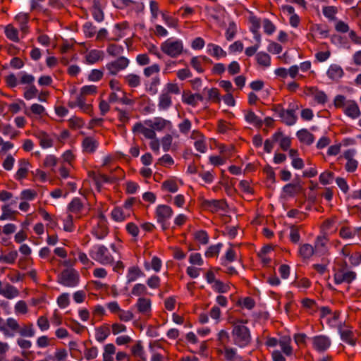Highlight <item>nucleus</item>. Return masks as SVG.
<instances>
[{"mask_svg":"<svg viewBox=\"0 0 361 361\" xmlns=\"http://www.w3.org/2000/svg\"><path fill=\"white\" fill-rule=\"evenodd\" d=\"M91 258L97 262L103 264H111L114 262V257L104 245H98L90 252Z\"/></svg>","mask_w":361,"mask_h":361,"instance_id":"nucleus-2","label":"nucleus"},{"mask_svg":"<svg viewBox=\"0 0 361 361\" xmlns=\"http://www.w3.org/2000/svg\"><path fill=\"white\" fill-rule=\"evenodd\" d=\"M83 209V204L81 200L78 197H75L70 202L68 207V209L70 212L78 214Z\"/></svg>","mask_w":361,"mask_h":361,"instance_id":"nucleus-32","label":"nucleus"},{"mask_svg":"<svg viewBox=\"0 0 361 361\" xmlns=\"http://www.w3.org/2000/svg\"><path fill=\"white\" fill-rule=\"evenodd\" d=\"M45 109L42 105L39 104H33L30 106V111L25 110V114L28 116H31V114L35 115H42Z\"/></svg>","mask_w":361,"mask_h":361,"instance_id":"nucleus-47","label":"nucleus"},{"mask_svg":"<svg viewBox=\"0 0 361 361\" xmlns=\"http://www.w3.org/2000/svg\"><path fill=\"white\" fill-rule=\"evenodd\" d=\"M202 206L213 213L219 210L225 211L228 207L224 200H204L202 202Z\"/></svg>","mask_w":361,"mask_h":361,"instance_id":"nucleus-9","label":"nucleus"},{"mask_svg":"<svg viewBox=\"0 0 361 361\" xmlns=\"http://www.w3.org/2000/svg\"><path fill=\"white\" fill-rule=\"evenodd\" d=\"M79 281V274L73 269L63 270L59 276V282L65 286H75Z\"/></svg>","mask_w":361,"mask_h":361,"instance_id":"nucleus-4","label":"nucleus"},{"mask_svg":"<svg viewBox=\"0 0 361 361\" xmlns=\"http://www.w3.org/2000/svg\"><path fill=\"white\" fill-rule=\"evenodd\" d=\"M132 353L135 357H140L142 361L145 360V357H144L143 348L140 342H138L134 346H133Z\"/></svg>","mask_w":361,"mask_h":361,"instance_id":"nucleus-56","label":"nucleus"},{"mask_svg":"<svg viewBox=\"0 0 361 361\" xmlns=\"http://www.w3.org/2000/svg\"><path fill=\"white\" fill-rule=\"evenodd\" d=\"M0 295L11 300L17 297L19 295V291L13 286L8 283L3 286L2 282L0 281Z\"/></svg>","mask_w":361,"mask_h":361,"instance_id":"nucleus-14","label":"nucleus"},{"mask_svg":"<svg viewBox=\"0 0 361 361\" xmlns=\"http://www.w3.org/2000/svg\"><path fill=\"white\" fill-rule=\"evenodd\" d=\"M334 178V173L331 171H324L319 176V181L323 185L329 184Z\"/></svg>","mask_w":361,"mask_h":361,"instance_id":"nucleus-62","label":"nucleus"},{"mask_svg":"<svg viewBox=\"0 0 361 361\" xmlns=\"http://www.w3.org/2000/svg\"><path fill=\"white\" fill-rule=\"evenodd\" d=\"M172 105V99L169 93L163 92L159 98L158 107L160 110H166Z\"/></svg>","mask_w":361,"mask_h":361,"instance_id":"nucleus-22","label":"nucleus"},{"mask_svg":"<svg viewBox=\"0 0 361 361\" xmlns=\"http://www.w3.org/2000/svg\"><path fill=\"white\" fill-rule=\"evenodd\" d=\"M208 100L219 104L221 102L219 91L217 88L207 90Z\"/></svg>","mask_w":361,"mask_h":361,"instance_id":"nucleus-50","label":"nucleus"},{"mask_svg":"<svg viewBox=\"0 0 361 361\" xmlns=\"http://www.w3.org/2000/svg\"><path fill=\"white\" fill-rule=\"evenodd\" d=\"M29 161L25 159L19 161L20 167L16 173V178L17 180H22L27 177L29 171Z\"/></svg>","mask_w":361,"mask_h":361,"instance_id":"nucleus-17","label":"nucleus"},{"mask_svg":"<svg viewBox=\"0 0 361 361\" xmlns=\"http://www.w3.org/2000/svg\"><path fill=\"white\" fill-rule=\"evenodd\" d=\"M9 327L11 328L13 336H14L16 334H19L21 336L33 337L35 334L32 323L23 324L21 326L18 321L15 319V321H10Z\"/></svg>","mask_w":361,"mask_h":361,"instance_id":"nucleus-5","label":"nucleus"},{"mask_svg":"<svg viewBox=\"0 0 361 361\" xmlns=\"http://www.w3.org/2000/svg\"><path fill=\"white\" fill-rule=\"evenodd\" d=\"M341 339L352 346L356 344V340L354 338L353 333L351 330H342L340 331Z\"/></svg>","mask_w":361,"mask_h":361,"instance_id":"nucleus-37","label":"nucleus"},{"mask_svg":"<svg viewBox=\"0 0 361 361\" xmlns=\"http://www.w3.org/2000/svg\"><path fill=\"white\" fill-rule=\"evenodd\" d=\"M224 357L228 361H234L235 359L238 358L237 355V351L235 348H231L224 345ZM239 358H241L239 357Z\"/></svg>","mask_w":361,"mask_h":361,"instance_id":"nucleus-42","label":"nucleus"},{"mask_svg":"<svg viewBox=\"0 0 361 361\" xmlns=\"http://www.w3.org/2000/svg\"><path fill=\"white\" fill-rule=\"evenodd\" d=\"M343 111L348 116L352 118H356L360 115V111L357 104L353 100H348Z\"/></svg>","mask_w":361,"mask_h":361,"instance_id":"nucleus-16","label":"nucleus"},{"mask_svg":"<svg viewBox=\"0 0 361 361\" xmlns=\"http://www.w3.org/2000/svg\"><path fill=\"white\" fill-rule=\"evenodd\" d=\"M143 273L138 267H130L128 270V282L130 283L132 281H134L135 280H136L137 277L140 276Z\"/></svg>","mask_w":361,"mask_h":361,"instance_id":"nucleus-45","label":"nucleus"},{"mask_svg":"<svg viewBox=\"0 0 361 361\" xmlns=\"http://www.w3.org/2000/svg\"><path fill=\"white\" fill-rule=\"evenodd\" d=\"M237 32V26L234 22H231L228 24V27L226 32V39L230 41L231 40L235 35Z\"/></svg>","mask_w":361,"mask_h":361,"instance_id":"nucleus-53","label":"nucleus"},{"mask_svg":"<svg viewBox=\"0 0 361 361\" xmlns=\"http://www.w3.org/2000/svg\"><path fill=\"white\" fill-rule=\"evenodd\" d=\"M155 214L157 221L161 224L162 229L166 230V221L172 216V209L168 205L161 204L157 207Z\"/></svg>","mask_w":361,"mask_h":361,"instance_id":"nucleus-7","label":"nucleus"},{"mask_svg":"<svg viewBox=\"0 0 361 361\" xmlns=\"http://www.w3.org/2000/svg\"><path fill=\"white\" fill-rule=\"evenodd\" d=\"M116 352L115 346L111 344H107L104 347V352L103 354L104 361H113L112 355Z\"/></svg>","mask_w":361,"mask_h":361,"instance_id":"nucleus-43","label":"nucleus"},{"mask_svg":"<svg viewBox=\"0 0 361 361\" xmlns=\"http://www.w3.org/2000/svg\"><path fill=\"white\" fill-rule=\"evenodd\" d=\"M208 52L209 54L215 58L225 57L226 52L219 46L214 44H209L207 45Z\"/></svg>","mask_w":361,"mask_h":361,"instance_id":"nucleus-29","label":"nucleus"},{"mask_svg":"<svg viewBox=\"0 0 361 361\" xmlns=\"http://www.w3.org/2000/svg\"><path fill=\"white\" fill-rule=\"evenodd\" d=\"M110 334L108 326H101L96 330V339L97 341L103 342Z\"/></svg>","mask_w":361,"mask_h":361,"instance_id":"nucleus-38","label":"nucleus"},{"mask_svg":"<svg viewBox=\"0 0 361 361\" xmlns=\"http://www.w3.org/2000/svg\"><path fill=\"white\" fill-rule=\"evenodd\" d=\"M348 102V100L346 99L345 97H344L343 95L339 94L335 97L334 101V104L335 107L343 108V109L344 110Z\"/></svg>","mask_w":361,"mask_h":361,"instance_id":"nucleus-60","label":"nucleus"},{"mask_svg":"<svg viewBox=\"0 0 361 361\" xmlns=\"http://www.w3.org/2000/svg\"><path fill=\"white\" fill-rule=\"evenodd\" d=\"M337 13V8L335 6H329L323 8V14L325 17L329 18L330 20H336V13Z\"/></svg>","mask_w":361,"mask_h":361,"instance_id":"nucleus-46","label":"nucleus"},{"mask_svg":"<svg viewBox=\"0 0 361 361\" xmlns=\"http://www.w3.org/2000/svg\"><path fill=\"white\" fill-rule=\"evenodd\" d=\"M355 154V149H348L345 151L343 154V157H345V159H347L345 169L348 172L355 171L357 167V161L353 159Z\"/></svg>","mask_w":361,"mask_h":361,"instance_id":"nucleus-15","label":"nucleus"},{"mask_svg":"<svg viewBox=\"0 0 361 361\" xmlns=\"http://www.w3.org/2000/svg\"><path fill=\"white\" fill-rule=\"evenodd\" d=\"M103 56L104 53L102 51L93 49L86 54L85 60L87 63L93 64L102 60Z\"/></svg>","mask_w":361,"mask_h":361,"instance_id":"nucleus-18","label":"nucleus"},{"mask_svg":"<svg viewBox=\"0 0 361 361\" xmlns=\"http://www.w3.org/2000/svg\"><path fill=\"white\" fill-rule=\"evenodd\" d=\"M37 92L38 91L35 85H30L29 87H25L24 97L27 100L31 99L36 97Z\"/></svg>","mask_w":361,"mask_h":361,"instance_id":"nucleus-61","label":"nucleus"},{"mask_svg":"<svg viewBox=\"0 0 361 361\" xmlns=\"http://www.w3.org/2000/svg\"><path fill=\"white\" fill-rule=\"evenodd\" d=\"M314 349L319 353H323L331 346L330 338L324 335L314 336L311 338Z\"/></svg>","mask_w":361,"mask_h":361,"instance_id":"nucleus-8","label":"nucleus"},{"mask_svg":"<svg viewBox=\"0 0 361 361\" xmlns=\"http://www.w3.org/2000/svg\"><path fill=\"white\" fill-rule=\"evenodd\" d=\"M82 145L85 152L92 153L96 150L98 142L93 137H87L83 140Z\"/></svg>","mask_w":361,"mask_h":361,"instance_id":"nucleus-23","label":"nucleus"},{"mask_svg":"<svg viewBox=\"0 0 361 361\" xmlns=\"http://www.w3.org/2000/svg\"><path fill=\"white\" fill-rule=\"evenodd\" d=\"M297 136L301 142L305 143L306 145H311L313 143L314 137L313 134L310 133L306 129H302L297 133Z\"/></svg>","mask_w":361,"mask_h":361,"instance_id":"nucleus-24","label":"nucleus"},{"mask_svg":"<svg viewBox=\"0 0 361 361\" xmlns=\"http://www.w3.org/2000/svg\"><path fill=\"white\" fill-rule=\"evenodd\" d=\"M192 123L188 118H185L178 124V128L182 134L187 135L191 130Z\"/></svg>","mask_w":361,"mask_h":361,"instance_id":"nucleus-52","label":"nucleus"},{"mask_svg":"<svg viewBox=\"0 0 361 361\" xmlns=\"http://www.w3.org/2000/svg\"><path fill=\"white\" fill-rule=\"evenodd\" d=\"M249 22L251 23L250 30L254 34H257V31L260 27V20L255 16H250Z\"/></svg>","mask_w":361,"mask_h":361,"instance_id":"nucleus-59","label":"nucleus"},{"mask_svg":"<svg viewBox=\"0 0 361 361\" xmlns=\"http://www.w3.org/2000/svg\"><path fill=\"white\" fill-rule=\"evenodd\" d=\"M83 30L85 35L88 37H93L96 33V27L90 22H87L83 25Z\"/></svg>","mask_w":361,"mask_h":361,"instance_id":"nucleus-58","label":"nucleus"},{"mask_svg":"<svg viewBox=\"0 0 361 361\" xmlns=\"http://www.w3.org/2000/svg\"><path fill=\"white\" fill-rule=\"evenodd\" d=\"M291 339L288 336H284L281 338L279 342L281 350L286 355H290L292 354L293 349L290 345Z\"/></svg>","mask_w":361,"mask_h":361,"instance_id":"nucleus-36","label":"nucleus"},{"mask_svg":"<svg viewBox=\"0 0 361 361\" xmlns=\"http://www.w3.org/2000/svg\"><path fill=\"white\" fill-rule=\"evenodd\" d=\"M315 252L314 247L308 243L300 246L299 255L304 259H310Z\"/></svg>","mask_w":361,"mask_h":361,"instance_id":"nucleus-27","label":"nucleus"},{"mask_svg":"<svg viewBox=\"0 0 361 361\" xmlns=\"http://www.w3.org/2000/svg\"><path fill=\"white\" fill-rule=\"evenodd\" d=\"M233 326L231 335L233 343L240 348L247 346L252 341L250 329L244 325L246 320L240 319L231 322Z\"/></svg>","mask_w":361,"mask_h":361,"instance_id":"nucleus-1","label":"nucleus"},{"mask_svg":"<svg viewBox=\"0 0 361 361\" xmlns=\"http://www.w3.org/2000/svg\"><path fill=\"white\" fill-rule=\"evenodd\" d=\"M245 121L250 123L253 124L257 128H261L263 121L259 118L252 110H247L245 114Z\"/></svg>","mask_w":361,"mask_h":361,"instance_id":"nucleus-25","label":"nucleus"},{"mask_svg":"<svg viewBox=\"0 0 361 361\" xmlns=\"http://www.w3.org/2000/svg\"><path fill=\"white\" fill-rule=\"evenodd\" d=\"M39 140V145L42 148H49L53 145V140L44 132H40L37 135Z\"/></svg>","mask_w":361,"mask_h":361,"instance_id":"nucleus-30","label":"nucleus"},{"mask_svg":"<svg viewBox=\"0 0 361 361\" xmlns=\"http://www.w3.org/2000/svg\"><path fill=\"white\" fill-rule=\"evenodd\" d=\"M161 188L169 192H176L178 190V186L175 180H166L162 183Z\"/></svg>","mask_w":361,"mask_h":361,"instance_id":"nucleus-41","label":"nucleus"},{"mask_svg":"<svg viewBox=\"0 0 361 361\" xmlns=\"http://www.w3.org/2000/svg\"><path fill=\"white\" fill-rule=\"evenodd\" d=\"M282 135V132H276L272 135L271 140H266L264 146V151L267 153H270L273 149L274 142L279 141Z\"/></svg>","mask_w":361,"mask_h":361,"instance_id":"nucleus-33","label":"nucleus"},{"mask_svg":"<svg viewBox=\"0 0 361 361\" xmlns=\"http://www.w3.org/2000/svg\"><path fill=\"white\" fill-rule=\"evenodd\" d=\"M280 118H281L283 122L288 126L293 125L297 120V116L293 109L285 110Z\"/></svg>","mask_w":361,"mask_h":361,"instance_id":"nucleus-31","label":"nucleus"},{"mask_svg":"<svg viewBox=\"0 0 361 361\" xmlns=\"http://www.w3.org/2000/svg\"><path fill=\"white\" fill-rule=\"evenodd\" d=\"M327 238L325 236H318L317 238L315 245H314V251L316 253H320L322 255H325L327 253Z\"/></svg>","mask_w":361,"mask_h":361,"instance_id":"nucleus-21","label":"nucleus"},{"mask_svg":"<svg viewBox=\"0 0 361 361\" xmlns=\"http://www.w3.org/2000/svg\"><path fill=\"white\" fill-rule=\"evenodd\" d=\"M195 239L203 245H206L209 242V236L206 231L200 230L194 233Z\"/></svg>","mask_w":361,"mask_h":361,"instance_id":"nucleus-48","label":"nucleus"},{"mask_svg":"<svg viewBox=\"0 0 361 361\" xmlns=\"http://www.w3.org/2000/svg\"><path fill=\"white\" fill-rule=\"evenodd\" d=\"M5 35L8 39L13 42H18L19 41L18 31L11 24L5 27Z\"/></svg>","mask_w":361,"mask_h":361,"instance_id":"nucleus-35","label":"nucleus"},{"mask_svg":"<svg viewBox=\"0 0 361 361\" xmlns=\"http://www.w3.org/2000/svg\"><path fill=\"white\" fill-rule=\"evenodd\" d=\"M195 94L190 92H184L183 94V102L188 105L195 106L197 105Z\"/></svg>","mask_w":361,"mask_h":361,"instance_id":"nucleus-54","label":"nucleus"},{"mask_svg":"<svg viewBox=\"0 0 361 361\" xmlns=\"http://www.w3.org/2000/svg\"><path fill=\"white\" fill-rule=\"evenodd\" d=\"M147 292V288L144 284L137 283L132 288L131 293L133 295L140 296L142 295L146 294Z\"/></svg>","mask_w":361,"mask_h":361,"instance_id":"nucleus-55","label":"nucleus"},{"mask_svg":"<svg viewBox=\"0 0 361 361\" xmlns=\"http://www.w3.org/2000/svg\"><path fill=\"white\" fill-rule=\"evenodd\" d=\"M356 277L355 272L345 271L344 269H339L334 274V281L336 284L343 283H351Z\"/></svg>","mask_w":361,"mask_h":361,"instance_id":"nucleus-10","label":"nucleus"},{"mask_svg":"<svg viewBox=\"0 0 361 361\" xmlns=\"http://www.w3.org/2000/svg\"><path fill=\"white\" fill-rule=\"evenodd\" d=\"M257 63L262 66L268 67L271 64V58L269 55L264 52H259L256 56Z\"/></svg>","mask_w":361,"mask_h":361,"instance_id":"nucleus-40","label":"nucleus"},{"mask_svg":"<svg viewBox=\"0 0 361 361\" xmlns=\"http://www.w3.org/2000/svg\"><path fill=\"white\" fill-rule=\"evenodd\" d=\"M104 75L103 71L98 69L92 70L88 75V80L90 81H99Z\"/></svg>","mask_w":361,"mask_h":361,"instance_id":"nucleus-63","label":"nucleus"},{"mask_svg":"<svg viewBox=\"0 0 361 361\" xmlns=\"http://www.w3.org/2000/svg\"><path fill=\"white\" fill-rule=\"evenodd\" d=\"M327 75L333 80L337 81L343 75L342 68L336 64L331 65L327 71Z\"/></svg>","mask_w":361,"mask_h":361,"instance_id":"nucleus-19","label":"nucleus"},{"mask_svg":"<svg viewBox=\"0 0 361 361\" xmlns=\"http://www.w3.org/2000/svg\"><path fill=\"white\" fill-rule=\"evenodd\" d=\"M161 50L166 55L176 58L182 54L183 45L181 41L167 39L161 44Z\"/></svg>","mask_w":361,"mask_h":361,"instance_id":"nucleus-3","label":"nucleus"},{"mask_svg":"<svg viewBox=\"0 0 361 361\" xmlns=\"http://www.w3.org/2000/svg\"><path fill=\"white\" fill-rule=\"evenodd\" d=\"M92 233L99 240L104 239L109 233V228L103 215L99 216V221L93 228Z\"/></svg>","mask_w":361,"mask_h":361,"instance_id":"nucleus-13","label":"nucleus"},{"mask_svg":"<svg viewBox=\"0 0 361 361\" xmlns=\"http://www.w3.org/2000/svg\"><path fill=\"white\" fill-rule=\"evenodd\" d=\"M129 60L124 57L120 56L117 59L108 63L106 68L111 75H116L120 71L126 69L129 65Z\"/></svg>","mask_w":361,"mask_h":361,"instance_id":"nucleus-6","label":"nucleus"},{"mask_svg":"<svg viewBox=\"0 0 361 361\" xmlns=\"http://www.w3.org/2000/svg\"><path fill=\"white\" fill-rule=\"evenodd\" d=\"M77 106L84 112L89 113L92 110V106L85 103V96L80 92L76 97Z\"/></svg>","mask_w":361,"mask_h":361,"instance_id":"nucleus-39","label":"nucleus"},{"mask_svg":"<svg viewBox=\"0 0 361 361\" xmlns=\"http://www.w3.org/2000/svg\"><path fill=\"white\" fill-rule=\"evenodd\" d=\"M212 288L214 290L218 293H226L230 290L229 284L224 283L222 281L217 280L213 284Z\"/></svg>","mask_w":361,"mask_h":361,"instance_id":"nucleus-51","label":"nucleus"},{"mask_svg":"<svg viewBox=\"0 0 361 361\" xmlns=\"http://www.w3.org/2000/svg\"><path fill=\"white\" fill-rule=\"evenodd\" d=\"M145 123L148 127L153 128L154 131H161L166 128H171L172 126L170 121L161 117H156L153 120L145 121Z\"/></svg>","mask_w":361,"mask_h":361,"instance_id":"nucleus-12","label":"nucleus"},{"mask_svg":"<svg viewBox=\"0 0 361 361\" xmlns=\"http://www.w3.org/2000/svg\"><path fill=\"white\" fill-rule=\"evenodd\" d=\"M135 307L139 314L143 317H149L152 313V302L147 298H139Z\"/></svg>","mask_w":361,"mask_h":361,"instance_id":"nucleus-11","label":"nucleus"},{"mask_svg":"<svg viewBox=\"0 0 361 361\" xmlns=\"http://www.w3.org/2000/svg\"><path fill=\"white\" fill-rule=\"evenodd\" d=\"M10 321H15V319L9 317L6 320H4L0 317V331L2 332L6 337H13L11 328L9 327Z\"/></svg>","mask_w":361,"mask_h":361,"instance_id":"nucleus-26","label":"nucleus"},{"mask_svg":"<svg viewBox=\"0 0 361 361\" xmlns=\"http://www.w3.org/2000/svg\"><path fill=\"white\" fill-rule=\"evenodd\" d=\"M221 246L222 245L221 243L209 246L207 250L205 252V256L207 257H212L214 256L218 255Z\"/></svg>","mask_w":361,"mask_h":361,"instance_id":"nucleus-57","label":"nucleus"},{"mask_svg":"<svg viewBox=\"0 0 361 361\" xmlns=\"http://www.w3.org/2000/svg\"><path fill=\"white\" fill-rule=\"evenodd\" d=\"M15 19L19 23L20 30L25 34L27 33L28 31L27 23L29 16L26 13H19L15 17Z\"/></svg>","mask_w":361,"mask_h":361,"instance_id":"nucleus-34","label":"nucleus"},{"mask_svg":"<svg viewBox=\"0 0 361 361\" xmlns=\"http://www.w3.org/2000/svg\"><path fill=\"white\" fill-rule=\"evenodd\" d=\"M302 188L300 183H288L283 188V192L290 197H293L302 192Z\"/></svg>","mask_w":361,"mask_h":361,"instance_id":"nucleus-20","label":"nucleus"},{"mask_svg":"<svg viewBox=\"0 0 361 361\" xmlns=\"http://www.w3.org/2000/svg\"><path fill=\"white\" fill-rule=\"evenodd\" d=\"M314 94V100L319 104H325L327 102V96L322 91L315 90Z\"/></svg>","mask_w":361,"mask_h":361,"instance_id":"nucleus-64","label":"nucleus"},{"mask_svg":"<svg viewBox=\"0 0 361 361\" xmlns=\"http://www.w3.org/2000/svg\"><path fill=\"white\" fill-rule=\"evenodd\" d=\"M160 84V79L159 77H154L152 79L149 85H146V91L149 92L151 94H155L157 93V86Z\"/></svg>","mask_w":361,"mask_h":361,"instance_id":"nucleus-44","label":"nucleus"},{"mask_svg":"<svg viewBox=\"0 0 361 361\" xmlns=\"http://www.w3.org/2000/svg\"><path fill=\"white\" fill-rule=\"evenodd\" d=\"M111 216L116 221H123L125 220L126 214L121 207H116L111 212Z\"/></svg>","mask_w":361,"mask_h":361,"instance_id":"nucleus-49","label":"nucleus"},{"mask_svg":"<svg viewBox=\"0 0 361 361\" xmlns=\"http://www.w3.org/2000/svg\"><path fill=\"white\" fill-rule=\"evenodd\" d=\"M124 81L130 87L135 88L140 85L141 78L137 74L129 73L124 77Z\"/></svg>","mask_w":361,"mask_h":361,"instance_id":"nucleus-28","label":"nucleus"}]
</instances>
